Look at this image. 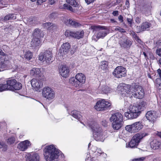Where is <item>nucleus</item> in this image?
Returning a JSON list of instances; mask_svg holds the SVG:
<instances>
[{
  "label": "nucleus",
  "instance_id": "864d4df0",
  "mask_svg": "<svg viewBox=\"0 0 161 161\" xmlns=\"http://www.w3.org/2000/svg\"><path fill=\"white\" fill-rule=\"evenodd\" d=\"M112 14L114 16H117L119 15V12L118 11H114L112 13Z\"/></svg>",
  "mask_w": 161,
  "mask_h": 161
},
{
  "label": "nucleus",
  "instance_id": "4468645a",
  "mask_svg": "<svg viewBox=\"0 0 161 161\" xmlns=\"http://www.w3.org/2000/svg\"><path fill=\"white\" fill-rule=\"evenodd\" d=\"M32 87L36 90H38L42 87L43 86V80L41 79H33L31 81Z\"/></svg>",
  "mask_w": 161,
  "mask_h": 161
},
{
  "label": "nucleus",
  "instance_id": "c85d7f7f",
  "mask_svg": "<svg viewBox=\"0 0 161 161\" xmlns=\"http://www.w3.org/2000/svg\"><path fill=\"white\" fill-rule=\"evenodd\" d=\"M84 35V32L83 31L74 32V37L77 39L82 38Z\"/></svg>",
  "mask_w": 161,
  "mask_h": 161
},
{
  "label": "nucleus",
  "instance_id": "f3484780",
  "mask_svg": "<svg viewBox=\"0 0 161 161\" xmlns=\"http://www.w3.org/2000/svg\"><path fill=\"white\" fill-rule=\"evenodd\" d=\"M110 120L111 122H122L123 116L120 113H116L112 115Z\"/></svg>",
  "mask_w": 161,
  "mask_h": 161
},
{
  "label": "nucleus",
  "instance_id": "4c0bfd02",
  "mask_svg": "<svg viewBox=\"0 0 161 161\" xmlns=\"http://www.w3.org/2000/svg\"><path fill=\"white\" fill-rule=\"evenodd\" d=\"M66 1L68 3L73 6L77 7L78 6V4L75 0H66Z\"/></svg>",
  "mask_w": 161,
  "mask_h": 161
},
{
  "label": "nucleus",
  "instance_id": "c756f323",
  "mask_svg": "<svg viewBox=\"0 0 161 161\" xmlns=\"http://www.w3.org/2000/svg\"><path fill=\"white\" fill-rule=\"evenodd\" d=\"M41 44L40 38L33 37L31 41V44L36 47L39 46Z\"/></svg>",
  "mask_w": 161,
  "mask_h": 161
},
{
  "label": "nucleus",
  "instance_id": "8fccbe9b",
  "mask_svg": "<svg viewBox=\"0 0 161 161\" xmlns=\"http://www.w3.org/2000/svg\"><path fill=\"white\" fill-rule=\"evenodd\" d=\"M145 158L144 157H142L139 158H136L133 159L132 161H143Z\"/></svg>",
  "mask_w": 161,
  "mask_h": 161
},
{
  "label": "nucleus",
  "instance_id": "49530a36",
  "mask_svg": "<svg viewBox=\"0 0 161 161\" xmlns=\"http://www.w3.org/2000/svg\"><path fill=\"white\" fill-rule=\"evenodd\" d=\"M102 27L100 25H97L93 26L92 27V28L93 30H96L102 28Z\"/></svg>",
  "mask_w": 161,
  "mask_h": 161
},
{
  "label": "nucleus",
  "instance_id": "052dcab7",
  "mask_svg": "<svg viewBox=\"0 0 161 161\" xmlns=\"http://www.w3.org/2000/svg\"><path fill=\"white\" fill-rule=\"evenodd\" d=\"M156 135L161 138V132L157 131L156 133Z\"/></svg>",
  "mask_w": 161,
  "mask_h": 161
},
{
  "label": "nucleus",
  "instance_id": "680f3d73",
  "mask_svg": "<svg viewBox=\"0 0 161 161\" xmlns=\"http://www.w3.org/2000/svg\"><path fill=\"white\" fill-rule=\"evenodd\" d=\"M0 55L3 56L5 55V53L2 51L1 49H0Z\"/></svg>",
  "mask_w": 161,
  "mask_h": 161
},
{
  "label": "nucleus",
  "instance_id": "603ef678",
  "mask_svg": "<svg viewBox=\"0 0 161 161\" xmlns=\"http://www.w3.org/2000/svg\"><path fill=\"white\" fill-rule=\"evenodd\" d=\"M118 19L120 22H123V17L121 15H120L118 17Z\"/></svg>",
  "mask_w": 161,
  "mask_h": 161
},
{
  "label": "nucleus",
  "instance_id": "13d9d810",
  "mask_svg": "<svg viewBox=\"0 0 161 161\" xmlns=\"http://www.w3.org/2000/svg\"><path fill=\"white\" fill-rule=\"evenodd\" d=\"M97 152L99 154V155L103 153V152L101 149L99 148H98L97 149Z\"/></svg>",
  "mask_w": 161,
  "mask_h": 161
},
{
  "label": "nucleus",
  "instance_id": "473e14b6",
  "mask_svg": "<svg viewBox=\"0 0 161 161\" xmlns=\"http://www.w3.org/2000/svg\"><path fill=\"white\" fill-rule=\"evenodd\" d=\"M107 35V33L105 31H99L97 35V37L99 39L103 38Z\"/></svg>",
  "mask_w": 161,
  "mask_h": 161
},
{
  "label": "nucleus",
  "instance_id": "7ed1b4c3",
  "mask_svg": "<svg viewBox=\"0 0 161 161\" xmlns=\"http://www.w3.org/2000/svg\"><path fill=\"white\" fill-rule=\"evenodd\" d=\"M87 125L91 128L93 137L96 140L101 142L104 141L106 137V132L103 131L98 124L93 121L88 122Z\"/></svg>",
  "mask_w": 161,
  "mask_h": 161
},
{
  "label": "nucleus",
  "instance_id": "774afa93",
  "mask_svg": "<svg viewBox=\"0 0 161 161\" xmlns=\"http://www.w3.org/2000/svg\"><path fill=\"white\" fill-rule=\"evenodd\" d=\"M129 4V0H126L125 2V4L126 5Z\"/></svg>",
  "mask_w": 161,
  "mask_h": 161
},
{
  "label": "nucleus",
  "instance_id": "0e129e2a",
  "mask_svg": "<svg viewBox=\"0 0 161 161\" xmlns=\"http://www.w3.org/2000/svg\"><path fill=\"white\" fill-rule=\"evenodd\" d=\"M143 54L144 55V56L145 57V58H146L147 59V58H148L147 56V55H146V53H145L144 52L143 53Z\"/></svg>",
  "mask_w": 161,
  "mask_h": 161
},
{
  "label": "nucleus",
  "instance_id": "3c124183",
  "mask_svg": "<svg viewBox=\"0 0 161 161\" xmlns=\"http://www.w3.org/2000/svg\"><path fill=\"white\" fill-rule=\"evenodd\" d=\"M102 125L104 126H107L108 122L105 120H103L102 121L101 123Z\"/></svg>",
  "mask_w": 161,
  "mask_h": 161
},
{
  "label": "nucleus",
  "instance_id": "2f4dec72",
  "mask_svg": "<svg viewBox=\"0 0 161 161\" xmlns=\"http://www.w3.org/2000/svg\"><path fill=\"white\" fill-rule=\"evenodd\" d=\"M133 128L132 124L131 125H126L125 127V130L131 133H135Z\"/></svg>",
  "mask_w": 161,
  "mask_h": 161
},
{
  "label": "nucleus",
  "instance_id": "f704fd0d",
  "mask_svg": "<svg viewBox=\"0 0 161 161\" xmlns=\"http://www.w3.org/2000/svg\"><path fill=\"white\" fill-rule=\"evenodd\" d=\"M103 92L105 94H108L112 92L113 90L107 86H105L102 88Z\"/></svg>",
  "mask_w": 161,
  "mask_h": 161
},
{
  "label": "nucleus",
  "instance_id": "393cba45",
  "mask_svg": "<svg viewBox=\"0 0 161 161\" xmlns=\"http://www.w3.org/2000/svg\"><path fill=\"white\" fill-rule=\"evenodd\" d=\"M151 26V24L147 22H145L143 23L141 26H139V29L141 31H143L145 30H147Z\"/></svg>",
  "mask_w": 161,
  "mask_h": 161
},
{
  "label": "nucleus",
  "instance_id": "0eeeda50",
  "mask_svg": "<svg viewBox=\"0 0 161 161\" xmlns=\"http://www.w3.org/2000/svg\"><path fill=\"white\" fill-rule=\"evenodd\" d=\"M136 84V83H133L131 86L130 85L121 83L119 85L117 88L118 90L121 92L120 93L122 95L125 94V93L132 95L134 89L133 86Z\"/></svg>",
  "mask_w": 161,
  "mask_h": 161
},
{
  "label": "nucleus",
  "instance_id": "f03ea898",
  "mask_svg": "<svg viewBox=\"0 0 161 161\" xmlns=\"http://www.w3.org/2000/svg\"><path fill=\"white\" fill-rule=\"evenodd\" d=\"M146 102H141L137 105H131L129 108V111L125 113L126 117L129 119L136 118L141 114V112L145 108Z\"/></svg>",
  "mask_w": 161,
  "mask_h": 161
},
{
  "label": "nucleus",
  "instance_id": "5fc2aeb1",
  "mask_svg": "<svg viewBox=\"0 0 161 161\" xmlns=\"http://www.w3.org/2000/svg\"><path fill=\"white\" fill-rule=\"evenodd\" d=\"M46 0H37V3L38 4H41L44 2H45Z\"/></svg>",
  "mask_w": 161,
  "mask_h": 161
},
{
  "label": "nucleus",
  "instance_id": "423d86ee",
  "mask_svg": "<svg viewBox=\"0 0 161 161\" xmlns=\"http://www.w3.org/2000/svg\"><path fill=\"white\" fill-rule=\"evenodd\" d=\"M39 59L48 64L53 61V56L52 51L47 50L44 52L41 53L39 55Z\"/></svg>",
  "mask_w": 161,
  "mask_h": 161
},
{
  "label": "nucleus",
  "instance_id": "79ce46f5",
  "mask_svg": "<svg viewBox=\"0 0 161 161\" xmlns=\"http://www.w3.org/2000/svg\"><path fill=\"white\" fill-rule=\"evenodd\" d=\"M115 31H119L121 33H125L126 32V31L125 29L121 28L120 27L117 26L114 29Z\"/></svg>",
  "mask_w": 161,
  "mask_h": 161
},
{
  "label": "nucleus",
  "instance_id": "c9c22d12",
  "mask_svg": "<svg viewBox=\"0 0 161 161\" xmlns=\"http://www.w3.org/2000/svg\"><path fill=\"white\" fill-rule=\"evenodd\" d=\"M108 64L107 61H102L101 62L100 67L103 70L106 69L107 68Z\"/></svg>",
  "mask_w": 161,
  "mask_h": 161
},
{
  "label": "nucleus",
  "instance_id": "f257e3e1",
  "mask_svg": "<svg viewBox=\"0 0 161 161\" xmlns=\"http://www.w3.org/2000/svg\"><path fill=\"white\" fill-rule=\"evenodd\" d=\"M44 151V158L47 161H57L59 156L63 155L53 145L46 146Z\"/></svg>",
  "mask_w": 161,
  "mask_h": 161
},
{
  "label": "nucleus",
  "instance_id": "20e7f679",
  "mask_svg": "<svg viewBox=\"0 0 161 161\" xmlns=\"http://www.w3.org/2000/svg\"><path fill=\"white\" fill-rule=\"evenodd\" d=\"M148 135L147 133L145 132L138 133L135 134L132 137L130 142L126 144V147L134 148L137 147L143 138Z\"/></svg>",
  "mask_w": 161,
  "mask_h": 161
},
{
  "label": "nucleus",
  "instance_id": "69168bd1",
  "mask_svg": "<svg viewBox=\"0 0 161 161\" xmlns=\"http://www.w3.org/2000/svg\"><path fill=\"white\" fill-rule=\"evenodd\" d=\"M54 0H52L50 1V4L51 5H52L54 3Z\"/></svg>",
  "mask_w": 161,
  "mask_h": 161
},
{
  "label": "nucleus",
  "instance_id": "6ab92c4d",
  "mask_svg": "<svg viewBox=\"0 0 161 161\" xmlns=\"http://www.w3.org/2000/svg\"><path fill=\"white\" fill-rule=\"evenodd\" d=\"M10 63L8 60L0 59V71H3L7 68H10Z\"/></svg>",
  "mask_w": 161,
  "mask_h": 161
},
{
  "label": "nucleus",
  "instance_id": "39448f33",
  "mask_svg": "<svg viewBox=\"0 0 161 161\" xmlns=\"http://www.w3.org/2000/svg\"><path fill=\"white\" fill-rule=\"evenodd\" d=\"M86 78L85 75L82 73H78L76 75L75 77H72L69 79V82L75 87H80L82 84L84 83Z\"/></svg>",
  "mask_w": 161,
  "mask_h": 161
},
{
  "label": "nucleus",
  "instance_id": "c03bdc74",
  "mask_svg": "<svg viewBox=\"0 0 161 161\" xmlns=\"http://www.w3.org/2000/svg\"><path fill=\"white\" fill-rule=\"evenodd\" d=\"M15 140V138L14 137H11L8 140V142L10 144H12L14 143Z\"/></svg>",
  "mask_w": 161,
  "mask_h": 161
},
{
  "label": "nucleus",
  "instance_id": "7c9ffc66",
  "mask_svg": "<svg viewBox=\"0 0 161 161\" xmlns=\"http://www.w3.org/2000/svg\"><path fill=\"white\" fill-rule=\"evenodd\" d=\"M112 127L113 129L116 130H118L121 127L122 122H112Z\"/></svg>",
  "mask_w": 161,
  "mask_h": 161
},
{
  "label": "nucleus",
  "instance_id": "b1692460",
  "mask_svg": "<svg viewBox=\"0 0 161 161\" xmlns=\"http://www.w3.org/2000/svg\"><path fill=\"white\" fill-rule=\"evenodd\" d=\"M65 23L67 25H71L75 27L79 26L80 25V24L75 22V21L73 19H69L64 21Z\"/></svg>",
  "mask_w": 161,
  "mask_h": 161
},
{
  "label": "nucleus",
  "instance_id": "ddd939ff",
  "mask_svg": "<svg viewBox=\"0 0 161 161\" xmlns=\"http://www.w3.org/2000/svg\"><path fill=\"white\" fill-rule=\"evenodd\" d=\"M119 43L121 47L125 48H130L132 44L131 41L128 39L125 36L121 38L119 41Z\"/></svg>",
  "mask_w": 161,
  "mask_h": 161
},
{
  "label": "nucleus",
  "instance_id": "dca6fc26",
  "mask_svg": "<svg viewBox=\"0 0 161 161\" xmlns=\"http://www.w3.org/2000/svg\"><path fill=\"white\" fill-rule=\"evenodd\" d=\"M59 71L61 75L64 78L67 77L69 75V69L65 65L61 66L59 68Z\"/></svg>",
  "mask_w": 161,
  "mask_h": 161
},
{
  "label": "nucleus",
  "instance_id": "e2e57ef3",
  "mask_svg": "<svg viewBox=\"0 0 161 161\" xmlns=\"http://www.w3.org/2000/svg\"><path fill=\"white\" fill-rule=\"evenodd\" d=\"M153 161H160V160L158 158H156L153 159Z\"/></svg>",
  "mask_w": 161,
  "mask_h": 161
},
{
  "label": "nucleus",
  "instance_id": "a18cd8bd",
  "mask_svg": "<svg viewBox=\"0 0 161 161\" xmlns=\"http://www.w3.org/2000/svg\"><path fill=\"white\" fill-rule=\"evenodd\" d=\"M6 146V145L3 142H0V148L4 147L3 149L2 150L3 151H5L6 150L7 148Z\"/></svg>",
  "mask_w": 161,
  "mask_h": 161
},
{
  "label": "nucleus",
  "instance_id": "9d476101",
  "mask_svg": "<svg viewBox=\"0 0 161 161\" xmlns=\"http://www.w3.org/2000/svg\"><path fill=\"white\" fill-rule=\"evenodd\" d=\"M42 96L49 100H51L55 97V93L53 89L48 86L44 87L42 89Z\"/></svg>",
  "mask_w": 161,
  "mask_h": 161
},
{
  "label": "nucleus",
  "instance_id": "412c9836",
  "mask_svg": "<svg viewBox=\"0 0 161 161\" xmlns=\"http://www.w3.org/2000/svg\"><path fill=\"white\" fill-rule=\"evenodd\" d=\"M146 117L147 119L149 121H153L156 118V116L155 112L150 111L147 112Z\"/></svg>",
  "mask_w": 161,
  "mask_h": 161
},
{
  "label": "nucleus",
  "instance_id": "5701e85b",
  "mask_svg": "<svg viewBox=\"0 0 161 161\" xmlns=\"http://www.w3.org/2000/svg\"><path fill=\"white\" fill-rule=\"evenodd\" d=\"M135 132H136L143 128V125L140 122H136L132 124Z\"/></svg>",
  "mask_w": 161,
  "mask_h": 161
},
{
  "label": "nucleus",
  "instance_id": "4be33fe9",
  "mask_svg": "<svg viewBox=\"0 0 161 161\" xmlns=\"http://www.w3.org/2000/svg\"><path fill=\"white\" fill-rule=\"evenodd\" d=\"M160 144V142L157 139H151L150 146L154 150L158 148Z\"/></svg>",
  "mask_w": 161,
  "mask_h": 161
},
{
  "label": "nucleus",
  "instance_id": "6e6d98bb",
  "mask_svg": "<svg viewBox=\"0 0 161 161\" xmlns=\"http://www.w3.org/2000/svg\"><path fill=\"white\" fill-rule=\"evenodd\" d=\"M135 21H136V22L137 23L139 24L141 22V19L139 18L138 17H137L136 18Z\"/></svg>",
  "mask_w": 161,
  "mask_h": 161
},
{
  "label": "nucleus",
  "instance_id": "a878e982",
  "mask_svg": "<svg viewBox=\"0 0 161 161\" xmlns=\"http://www.w3.org/2000/svg\"><path fill=\"white\" fill-rule=\"evenodd\" d=\"M33 36V37L40 38L43 36V34L42 33V31L40 29L37 28L34 31Z\"/></svg>",
  "mask_w": 161,
  "mask_h": 161
},
{
  "label": "nucleus",
  "instance_id": "2eb2a0df",
  "mask_svg": "<svg viewBox=\"0 0 161 161\" xmlns=\"http://www.w3.org/2000/svg\"><path fill=\"white\" fill-rule=\"evenodd\" d=\"M70 47V46L69 43L66 42L63 44L59 50L58 54L63 57L68 53Z\"/></svg>",
  "mask_w": 161,
  "mask_h": 161
},
{
  "label": "nucleus",
  "instance_id": "e433bc0d",
  "mask_svg": "<svg viewBox=\"0 0 161 161\" xmlns=\"http://www.w3.org/2000/svg\"><path fill=\"white\" fill-rule=\"evenodd\" d=\"M74 32L69 30H67L65 32V35L66 37H74Z\"/></svg>",
  "mask_w": 161,
  "mask_h": 161
},
{
  "label": "nucleus",
  "instance_id": "09e8293b",
  "mask_svg": "<svg viewBox=\"0 0 161 161\" xmlns=\"http://www.w3.org/2000/svg\"><path fill=\"white\" fill-rule=\"evenodd\" d=\"M156 53L159 56L161 57V48H158L156 50Z\"/></svg>",
  "mask_w": 161,
  "mask_h": 161
},
{
  "label": "nucleus",
  "instance_id": "1a4fd4ad",
  "mask_svg": "<svg viewBox=\"0 0 161 161\" xmlns=\"http://www.w3.org/2000/svg\"><path fill=\"white\" fill-rule=\"evenodd\" d=\"M134 90L131 97L138 99H142L144 96V92L142 87L138 84L133 86Z\"/></svg>",
  "mask_w": 161,
  "mask_h": 161
},
{
  "label": "nucleus",
  "instance_id": "338daca9",
  "mask_svg": "<svg viewBox=\"0 0 161 161\" xmlns=\"http://www.w3.org/2000/svg\"><path fill=\"white\" fill-rule=\"evenodd\" d=\"M133 37L135 38V39L136 38H137V37H138V36L136 34H134L133 35Z\"/></svg>",
  "mask_w": 161,
  "mask_h": 161
},
{
  "label": "nucleus",
  "instance_id": "bf43d9fd",
  "mask_svg": "<svg viewBox=\"0 0 161 161\" xmlns=\"http://www.w3.org/2000/svg\"><path fill=\"white\" fill-rule=\"evenodd\" d=\"M135 39L138 43H141V40L139 38V37L138 36V37H137V38H136Z\"/></svg>",
  "mask_w": 161,
  "mask_h": 161
},
{
  "label": "nucleus",
  "instance_id": "de8ad7c7",
  "mask_svg": "<svg viewBox=\"0 0 161 161\" xmlns=\"http://www.w3.org/2000/svg\"><path fill=\"white\" fill-rule=\"evenodd\" d=\"M127 20L128 23L130 26H131L132 24V18L131 17L130 18H127Z\"/></svg>",
  "mask_w": 161,
  "mask_h": 161
},
{
  "label": "nucleus",
  "instance_id": "72a5a7b5",
  "mask_svg": "<svg viewBox=\"0 0 161 161\" xmlns=\"http://www.w3.org/2000/svg\"><path fill=\"white\" fill-rule=\"evenodd\" d=\"M32 56V53L31 52L27 51L24 54V57L28 60H30Z\"/></svg>",
  "mask_w": 161,
  "mask_h": 161
},
{
  "label": "nucleus",
  "instance_id": "aec40b11",
  "mask_svg": "<svg viewBox=\"0 0 161 161\" xmlns=\"http://www.w3.org/2000/svg\"><path fill=\"white\" fill-rule=\"evenodd\" d=\"M30 145V142L28 140H26L21 142L19 144L18 148L20 151H24L26 150Z\"/></svg>",
  "mask_w": 161,
  "mask_h": 161
},
{
  "label": "nucleus",
  "instance_id": "bb28decb",
  "mask_svg": "<svg viewBox=\"0 0 161 161\" xmlns=\"http://www.w3.org/2000/svg\"><path fill=\"white\" fill-rule=\"evenodd\" d=\"M70 115L78 120L80 119L82 117L81 115L80 114V112L76 110L71 111L70 113Z\"/></svg>",
  "mask_w": 161,
  "mask_h": 161
},
{
  "label": "nucleus",
  "instance_id": "a19ab883",
  "mask_svg": "<svg viewBox=\"0 0 161 161\" xmlns=\"http://www.w3.org/2000/svg\"><path fill=\"white\" fill-rule=\"evenodd\" d=\"M53 24L52 23H51L50 22H47L43 24V25L44 27L46 29H48L49 28H51L53 27Z\"/></svg>",
  "mask_w": 161,
  "mask_h": 161
},
{
  "label": "nucleus",
  "instance_id": "6e6552de",
  "mask_svg": "<svg viewBox=\"0 0 161 161\" xmlns=\"http://www.w3.org/2000/svg\"><path fill=\"white\" fill-rule=\"evenodd\" d=\"M111 105V103L108 101L102 99L96 103L94 108L97 111H105L109 109Z\"/></svg>",
  "mask_w": 161,
  "mask_h": 161
},
{
  "label": "nucleus",
  "instance_id": "ea45409f",
  "mask_svg": "<svg viewBox=\"0 0 161 161\" xmlns=\"http://www.w3.org/2000/svg\"><path fill=\"white\" fill-rule=\"evenodd\" d=\"M8 90V89L6 83L5 84H0V92H2Z\"/></svg>",
  "mask_w": 161,
  "mask_h": 161
},
{
  "label": "nucleus",
  "instance_id": "58836bf2",
  "mask_svg": "<svg viewBox=\"0 0 161 161\" xmlns=\"http://www.w3.org/2000/svg\"><path fill=\"white\" fill-rule=\"evenodd\" d=\"M14 14H9L6 15L4 18V20L7 21L8 20H11L12 19H15V18H14Z\"/></svg>",
  "mask_w": 161,
  "mask_h": 161
},
{
  "label": "nucleus",
  "instance_id": "4d7b16f0",
  "mask_svg": "<svg viewBox=\"0 0 161 161\" xmlns=\"http://www.w3.org/2000/svg\"><path fill=\"white\" fill-rule=\"evenodd\" d=\"M110 22L112 23H115V24H116L117 23V21L115 20L114 19H110Z\"/></svg>",
  "mask_w": 161,
  "mask_h": 161
},
{
  "label": "nucleus",
  "instance_id": "f8f14e48",
  "mask_svg": "<svg viewBox=\"0 0 161 161\" xmlns=\"http://www.w3.org/2000/svg\"><path fill=\"white\" fill-rule=\"evenodd\" d=\"M113 75L117 78L124 77L126 75L125 69L121 66L117 67L113 72Z\"/></svg>",
  "mask_w": 161,
  "mask_h": 161
},
{
  "label": "nucleus",
  "instance_id": "37998d69",
  "mask_svg": "<svg viewBox=\"0 0 161 161\" xmlns=\"http://www.w3.org/2000/svg\"><path fill=\"white\" fill-rule=\"evenodd\" d=\"M64 8L65 9H68L71 11H73V9L72 7L70 5H68L67 4H64Z\"/></svg>",
  "mask_w": 161,
  "mask_h": 161
},
{
  "label": "nucleus",
  "instance_id": "cd10ccee",
  "mask_svg": "<svg viewBox=\"0 0 161 161\" xmlns=\"http://www.w3.org/2000/svg\"><path fill=\"white\" fill-rule=\"evenodd\" d=\"M41 71L38 68H32L30 71V75L32 76H35L39 75L40 74Z\"/></svg>",
  "mask_w": 161,
  "mask_h": 161
},
{
  "label": "nucleus",
  "instance_id": "a211bd4d",
  "mask_svg": "<svg viewBox=\"0 0 161 161\" xmlns=\"http://www.w3.org/2000/svg\"><path fill=\"white\" fill-rule=\"evenodd\" d=\"M26 161H39L40 156L36 153H34L32 154L30 153H26L25 155Z\"/></svg>",
  "mask_w": 161,
  "mask_h": 161
},
{
  "label": "nucleus",
  "instance_id": "9b49d317",
  "mask_svg": "<svg viewBox=\"0 0 161 161\" xmlns=\"http://www.w3.org/2000/svg\"><path fill=\"white\" fill-rule=\"evenodd\" d=\"M6 83L8 90L13 91L19 90L22 87L21 84L19 82H17L14 79L8 80L7 81Z\"/></svg>",
  "mask_w": 161,
  "mask_h": 161
}]
</instances>
